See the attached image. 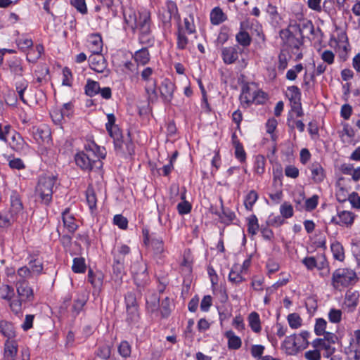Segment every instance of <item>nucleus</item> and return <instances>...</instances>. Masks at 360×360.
Wrapping results in <instances>:
<instances>
[{"instance_id": "37998d69", "label": "nucleus", "mask_w": 360, "mask_h": 360, "mask_svg": "<svg viewBox=\"0 0 360 360\" xmlns=\"http://www.w3.org/2000/svg\"><path fill=\"white\" fill-rule=\"evenodd\" d=\"M331 251L335 259L342 262L345 259V252L343 246L338 241L331 244Z\"/></svg>"}, {"instance_id": "e433bc0d", "label": "nucleus", "mask_w": 360, "mask_h": 360, "mask_svg": "<svg viewBox=\"0 0 360 360\" xmlns=\"http://www.w3.org/2000/svg\"><path fill=\"white\" fill-rule=\"evenodd\" d=\"M111 355V347L108 345H100L95 352L94 360H108Z\"/></svg>"}, {"instance_id": "1a4fd4ad", "label": "nucleus", "mask_w": 360, "mask_h": 360, "mask_svg": "<svg viewBox=\"0 0 360 360\" xmlns=\"http://www.w3.org/2000/svg\"><path fill=\"white\" fill-rule=\"evenodd\" d=\"M17 293L19 297L22 300V303L25 302H32L34 299V290L30 286L29 282L24 280H18L16 283Z\"/></svg>"}, {"instance_id": "8fccbe9b", "label": "nucleus", "mask_w": 360, "mask_h": 360, "mask_svg": "<svg viewBox=\"0 0 360 360\" xmlns=\"http://www.w3.org/2000/svg\"><path fill=\"white\" fill-rule=\"evenodd\" d=\"M248 232L249 234L254 236L259 230V226L258 219L255 214H252L248 218Z\"/></svg>"}, {"instance_id": "5701e85b", "label": "nucleus", "mask_w": 360, "mask_h": 360, "mask_svg": "<svg viewBox=\"0 0 360 360\" xmlns=\"http://www.w3.org/2000/svg\"><path fill=\"white\" fill-rule=\"evenodd\" d=\"M0 333L7 338V340L13 339L16 336L13 323L6 320L0 321Z\"/></svg>"}, {"instance_id": "a211bd4d", "label": "nucleus", "mask_w": 360, "mask_h": 360, "mask_svg": "<svg viewBox=\"0 0 360 360\" xmlns=\"http://www.w3.org/2000/svg\"><path fill=\"white\" fill-rule=\"evenodd\" d=\"M132 58L136 63L137 65L144 66L150 62V54L147 47H143L135 51Z\"/></svg>"}, {"instance_id": "de8ad7c7", "label": "nucleus", "mask_w": 360, "mask_h": 360, "mask_svg": "<svg viewBox=\"0 0 360 360\" xmlns=\"http://www.w3.org/2000/svg\"><path fill=\"white\" fill-rule=\"evenodd\" d=\"M145 91L148 95V101L154 103L158 100V92H157V82L155 79L153 84L147 85L145 87Z\"/></svg>"}, {"instance_id": "4c0bfd02", "label": "nucleus", "mask_w": 360, "mask_h": 360, "mask_svg": "<svg viewBox=\"0 0 360 360\" xmlns=\"http://www.w3.org/2000/svg\"><path fill=\"white\" fill-rule=\"evenodd\" d=\"M249 326L255 333H259L262 330L260 318L258 313L251 312L248 316Z\"/></svg>"}, {"instance_id": "864d4df0", "label": "nucleus", "mask_w": 360, "mask_h": 360, "mask_svg": "<svg viewBox=\"0 0 360 360\" xmlns=\"http://www.w3.org/2000/svg\"><path fill=\"white\" fill-rule=\"evenodd\" d=\"M221 208L222 213L215 212L214 214L219 216L224 223H229L232 221L236 217L235 213L229 209H224L223 205H221Z\"/></svg>"}, {"instance_id": "2f4dec72", "label": "nucleus", "mask_w": 360, "mask_h": 360, "mask_svg": "<svg viewBox=\"0 0 360 360\" xmlns=\"http://www.w3.org/2000/svg\"><path fill=\"white\" fill-rule=\"evenodd\" d=\"M150 247L153 250L154 254L157 256H159L160 257L165 252L164 242L162 238L160 237L152 238L150 241Z\"/></svg>"}, {"instance_id": "6ab92c4d", "label": "nucleus", "mask_w": 360, "mask_h": 360, "mask_svg": "<svg viewBox=\"0 0 360 360\" xmlns=\"http://www.w3.org/2000/svg\"><path fill=\"white\" fill-rule=\"evenodd\" d=\"M89 49L93 54H99L103 50V41L98 33L91 34L89 39Z\"/></svg>"}, {"instance_id": "f3484780", "label": "nucleus", "mask_w": 360, "mask_h": 360, "mask_svg": "<svg viewBox=\"0 0 360 360\" xmlns=\"http://www.w3.org/2000/svg\"><path fill=\"white\" fill-rule=\"evenodd\" d=\"M112 274L115 281H121L125 274L124 261L120 256L113 257Z\"/></svg>"}, {"instance_id": "20e7f679", "label": "nucleus", "mask_w": 360, "mask_h": 360, "mask_svg": "<svg viewBox=\"0 0 360 360\" xmlns=\"http://www.w3.org/2000/svg\"><path fill=\"white\" fill-rule=\"evenodd\" d=\"M357 280L356 274L353 270L347 268L338 269L333 273L331 285L335 289H338L340 286L347 287L352 285Z\"/></svg>"}, {"instance_id": "f8f14e48", "label": "nucleus", "mask_w": 360, "mask_h": 360, "mask_svg": "<svg viewBox=\"0 0 360 360\" xmlns=\"http://www.w3.org/2000/svg\"><path fill=\"white\" fill-rule=\"evenodd\" d=\"M282 347L285 350L288 355H295L299 352L302 351L300 348V343L296 334L287 336L283 342Z\"/></svg>"}, {"instance_id": "09e8293b", "label": "nucleus", "mask_w": 360, "mask_h": 360, "mask_svg": "<svg viewBox=\"0 0 360 360\" xmlns=\"http://www.w3.org/2000/svg\"><path fill=\"white\" fill-rule=\"evenodd\" d=\"M265 163L266 160L264 155H258L255 157L254 169L257 174L262 175L264 174L265 171Z\"/></svg>"}, {"instance_id": "c03bdc74", "label": "nucleus", "mask_w": 360, "mask_h": 360, "mask_svg": "<svg viewBox=\"0 0 360 360\" xmlns=\"http://www.w3.org/2000/svg\"><path fill=\"white\" fill-rule=\"evenodd\" d=\"M176 35H177L176 48L179 50H184L188 44V39L186 36L180 24L178 26V32H177Z\"/></svg>"}, {"instance_id": "a18cd8bd", "label": "nucleus", "mask_w": 360, "mask_h": 360, "mask_svg": "<svg viewBox=\"0 0 360 360\" xmlns=\"http://www.w3.org/2000/svg\"><path fill=\"white\" fill-rule=\"evenodd\" d=\"M86 269L85 259L83 257H75L73 259L72 270L76 274L84 273Z\"/></svg>"}, {"instance_id": "052dcab7", "label": "nucleus", "mask_w": 360, "mask_h": 360, "mask_svg": "<svg viewBox=\"0 0 360 360\" xmlns=\"http://www.w3.org/2000/svg\"><path fill=\"white\" fill-rule=\"evenodd\" d=\"M124 302L126 308L139 307L136 294L132 291L127 292L125 294Z\"/></svg>"}, {"instance_id": "f03ea898", "label": "nucleus", "mask_w": 360, "mask_h": 360, "mask_svg": "<svg viewBox=\"0 0 360 360\" xmlns=\"http://www.w3.org/2000/svg\"><path fill=\"white\" fill-rule=\"evenodd\" d=\"M57 180V175L39 176L34 191L36 200L45 206H49L52 202L53 188Z\"/></svg>"}, {"instance_id": "49530a36", "label": "nucleus", "mask_w": 360, "mask_h": 360, "mask_svg": "<svg viewBox=\"0 0 360 360\" xmlns=\"http://www.w3.org/2000/svg\"><path fill=\"white\" fill-rule=\"evenodd\" d=\"M29 82L24 78H21L15 82V89L18 94L20 99L23 102L26 103L24 98V92L27 89Z\"/></svg>"}, {"instance_id": "412c9836", "label": "nucleus", "mask_w": 360, "mask_h": 360, "mask_svg": "<svg viewBox=\"0 0 360 360\" xmlns=\"http://www.w3.org/2000/svg\"><path fill=\"white\" fill-rule=\"evenodd\" d=\"M11 139L10 141L8 140L7 143H8L13 150L17 152L23 150L27 146L20 134L16 131L13 132Z\"/></svg>"}, {"instance_id": "2eb2a0df", "label": "nucleus", "mask_w": 360, "mask_h": 360, "mask_svg": "<svg viewBox=\"0 0 360 360\" xmlns=\"http://www.w3.org/2000/svg\"><path fill=\"white\" fill-rule=\"evenodd\" d=\"M18 351V342L14 338L6 340L4 344V358L6 360H15Z\"/></svg>"}, {"instance_id": "393cba45", "label": "nucleus", "mask_w": 360, "mask_h": 360, "mask_svg": "<svg viewBox=\"0 0 360 360\" xmlns=\"http://www.w3.org/2000/svg\"><path fill=\"white\" fill-rule=\"evenodd\" d=\"M311 178L316 183H321L326 177L325 172L322 166L318 162H314L310 167Z\"/></svg>"}, {"instance_id": "423d86ee", "label": "nucleus", "mask_w": 360, "mask_h": 360, "mask_svg": "<svg viewBox=\"0 0 360 360\" xmlns=\"http://www.w3.org/2000/svg\"><path fill=\"white\" fill-rule=\"evenodd\" d=\"M0 295L1 299L9 302L10 309L15 315L20 316L22 314V300L17 298L13 299L15 297V290L13 287L9 285H2L0 287Z\"/></svg>"}, {"instance_id": "9d476101", "label": "nucleus", "mask_w": 360, "mask_h": 360, "mask_svg": "<svg viewBox=\"0 0 360 360\" xmlns=\"http://www.w3.org/2000/svg\"><path fill=\"white\" fill-rule=\"evenodd\" d=\"M175 84L169 79H165L160 86V96L165 105L171 104L174 98Z\"/></svg>"}, {"instance_id": "a878e982", "label": "nucleus", "mask_w": 360, "mask_h": 360, "mask_svg": "<svg viewBox=\"0 0 360 360\" xmlns=\"http://www.w3.org/2000/svg\"><path fill=\"white\" fill-rule=\"evenodd\" d=\"M44 49L42 44H37L35 48H30L27 53V60L34 63L41 57L44 53Z\"/></svg>"}, {"instance_id": "0e129e2a", "label": "nucleus", "mask_w": 360, "mask_h": 360, "mask_svg": "<svg viewBox=\"0 0 360 360\" xmlns=\"http://www.w3.org/2000/svg\"><path fill=\"white\" fill-rule=\"evenodd\" d=\"M309 335V332L307 330H303L299 335H297V338L300 343V348H301V349L304 350L309 346V342L308 341V338Z\"/></svg>"}, {"instance_id": "72a5a7b5", "label": "nucleus", "mask_w": 360, "mask_h": 360, "mask_svg": "<svg viewBox=\"0 0 360 360\" xmlns=\"http://www.w3.org/2000/svg\"><path fill=\"white\" fill-rule=\"evenodd\" d=\"M11 214L13 217L18 215L23 209L22 203L17 194L11 196Z\"/></svg>"}, {"instance_id": "ddd939ff", "label": "nucleus", "mask_w": 360, "mask_h": 360, "mask_svg": "<svg viewBox=\"0 0 360 360\" xmlns=\"http://www.w3.org/2000/svg\"><path fill=\"white\" fill-rule=\"evenodd\" d=\"M281 35L285 44L292 49H299L303 44V38L295 37L289 30H281Z\"/></svg>"}, {"instance_id": "680f3d73", "label": "nucleus", "mask_w": 360, "mask_h": 360, "mask_svg": "<svg viewBox=\"0 0 360 360\" xmlns=\"http://www.w3.org/2000/svg\"><path fill=\"white\" fill-rule=\"evenodd\" d=\"M280 212L284 219H288L293 216V207L288 202H284L280 207Z\"/></svg>"}, {"instance_id": "7ed1b4c3", "label": "nucleus", "mask_w": 360, "mask_h": 360, "mask_svg": "<svg viewBox=\"0 0 360 360\" xmlns=\"http://www.w3.org/2000/svg\"><path fill=\"white\" fill-rule=\"evenodd\" d=\"M110 136L113 139V143L116 151L121 153H126L129 155L134 153V145L131 139L129 137L127 139H123L122 131L118 127H115L108 129ZM128 136H130V132H128Z\"/></svg>"}, {"instance_id": "f704fd0d", "label": "nucleus", "mask_w": 360, "mask_h": 360, "mask_svg": "<svg viewBox=\"0 0 360 360\" xmlns=\"http://www.w3.org/2000/svg\"><path fill=\"white\" fill-rule=\"evenodd\" d=\"M226 20V17L221 8L215 7L210 13V20L213 25H219Z\"/></svg>"}, {"instance_id": "e2e57ef3", "label": "nucleus", "mask_w": 360, "mask_h": 360, "mask_svg": "<svg viewBox=\"0 0 360 360\" xmlns=\"http://www.w3.org/2000/svg\"><path fill=\"white\" fill-rule=\"evenodd\" d=\"M327 326V322L325 319L322 318H319L316 320V323L314 326V333L316 335L320 336L325 333L326 328Z\"/></svg>"}, {"instance_id": "b1692460", "label": "nucleus", "mask_w": 360, "mask_h": 360, "mask_svg": "<svg viewBox=\"0 0 360 360\" xmlns=\"http://www.w3.org/2000/svg\"><path fill=\"white\" fill-rule=\"evenodd\" d=\"M160 307V297L156 294H153L146 298V309L147 313L150 314L158 313Z\"/></svg>"}, {"instance_id": "c85d7f7f", "label": "nucleus", "mask_w": 360, "mask_h": 360, "mask_svg": "<svg viewBox=\"0 0 360 360\" xmlns=\"http://www.w3.org/2000/svg\"><path fill=\"white\" fill-rule=\"evenodd\" d=\"M136 28L139 30L143 27L151 25L150 13L146 11L139 13V17L136 18Z\"/></svg>"}, {"instance_id": "3c124183", "label": "nucleus", "mask_w": 360, "mask_h": 360, "mask_svg": "<svg viewBox=\"0 0 360 360\" xmlns=\"http://www.w3.org/2000/svg\"><path fill=\"white\" fill-rule=\"evenodd\" d=\"M257 199H258L257 193L254 190L250 191L248 193V195L245 196V198L244 204H245V208L248 210L251 211L252 210V207H253L254 204L257 200Z\"/></svg>"}, {"instance_id": "6e6d98bb", "label": "nucleus", "mask_w": 360, "mask_h": 360, "mask_svg": "<svg viewBox=\"0 0 360 360\" xmlns=\"http://www.w3.org/2000/svg\"><path fill=\"white\" fill-rule=\"evenodd\" d=\"M288 324L290 328L293 329L299 328L302 326V319L297 313H292L288 314L287 317Z\"/></svg>"}, {"instance_id": "4be33fe9", "label": "nucleus", "mask_w": 360, "mask_h": 360, "mask_svg": "<svg viewBox=\"0 0 360 360\" xmlns=\"http://www.w3.org/2000/svg\"><path fill=\"white\" fill-rule=\"evenodd\" d=\"M315 349L321 348L325 350L323 356L326 358L330 357L335 352V348L332 347L328 342L322 340V338H316L311 343Z\"/></svg>"}, {"instance_id": "58836bf2", "label": "nucleus", "mask_w": 360, "mask_h": 360, "mask_svg": "<svg viewBox=\"0 0 360 360\" xmlns=\"http://www.w3.org/2000/svg\"><path fill=\"white\" fill-rule=\"evenodd\" d=\"M8 68L11 73L14 75L22 76L23 72V67L21 60L15 58L8 62Z\"/></svg>"}, {"instance_id": "338daca9", "label": "nucleus", "mask_w": 360, "mask_h": 360, "mask_svg": "<svg viewBox=\"0 0 360 360\" xmlns=\"http://www.w3.org/2000/svg\"><path fill=\"white\" fill-rule=\"evenodd\" d=\"M267 225L278 227L285 223V219L281 215H270L266 221Z\"/></svg>"}, {"instance_id": "cd10ccee", "label": "nucleus", "mask_w": 360, "mask_h": 360, "mask_svg": "<svg viewBox=\"0 0 360 360\" xmlns=\"http://www.w3.org/2000/svg\"><path fill=\"white\" fill-rule=\"evenodd\" d=\"M225 337L228 339V347L231 349H238L241 347V339L235 335L231 330L225 333Z\"/></svg>"}, {"instance_id": "79ce46f5", "label": "nucleus", "mask_w": 360, "mask_h": 360, "mask_svg": "<svg viewBox=\"0 0 360 360\" xmlns=\"http://www.w3.org/2000/svg\"><path fill=\"white\" fill-rule=\"evenodd\" d=\"M126 321L129 325H134L139 321V307L126 308Z\"/></svg>"}, {"instance_id": "603ef678", "label": "nucleus", "mask_w": 360, "mask_h": 360, "mask_svg": "<svg viewBox=\"0 0 360 360\" xmlns=\"http://www.w3.org/2000/svg\"><path fill=\"white\" fill-rule=\"evenodd\" d=\"M15 131L12 129V127L10 124H3L0 123V140L6 143L8 142V138L12 137L13 132Z\"/></svg>"}, {"instance_id": "39448f33", "label": "nucleus", "mask_w": 360, "mask_h": 360, "mask_svg": "<svg viewBox=\"0 0 360 360\" xmlns=\"http://www.w3.org/2000/svg\"><path fill=\"white\" fill-rule=\"evenodd\" d=\"M130 271L134 282L141 292L149 281L147 265L142 261H136L131 264Z\"/></svg>"}, {"instance_id": "69168bd1", "label": "nucleus", "mask_w": 360, "mask_h": 360, "mask_svg": "<svg viewBox=\"0 0 360 360\" xmlns=\"http://www.w3.org/2000/svg\"><path fill=\"white\" fill-rule=\"evenodd\" d=\"M17 45L19 49L25 52L33 46V41L29 38H20L17 40Z\"/></svg>"}, {"instance_id": "774afa93", "label": "nucleus", "mask_w": 360, "mask_h": 360, "mask_svg": "<svg viewBox=\"0 0 360 360\" xmlns=\"http://www.w3.org/2000/svg\"><path fill=\"white\" fill-rule=\"evenodd\" d=\"M323 10L329 15H334L336 13L335 0H324Z\"/></svg>"}, {"instance_id": "0eeeda50", "label": "nucleus", "mask_w": 360, "mask_h": 360, "mask_svg": "<svg viewBox=\"0 0 360 360\" xmlns=\"http://www.w3.org/2000/svg\"><path fill=\"white\" fill-rule=\"evenodd\" d=\"M161 20L165 25H171V20L174 18L180 24L181 18L179 13L176 4L171 0H167L165 3L164 11L161 15Z\"/></svg>"}, {"instance_id": "7c9ffc66", "label": "nucleus", "mask_w": 360, "mask_h": 360, "mask_svg": "<svg viewBox=\"0 0 360 360\" xmlns=\"http://www.w3.org/2000/svg\"><path fill=\"white\" fill-rule=\"evenodd\" d=\"M236 40L239 45L243 47H248L251 44L252 37L249 33L241 27L240 31L236 35Z\"/></svg>"}, {"instance_id": "473e14b6", "label": "nucleus", "mask_w": 360, "mask_h": 360, "mask_svg": "<svg viewBox=\"0 0 360 360\" xmlns=\"http://www.w3.org/2000/svg\"><path fill=\"white\" fill-rule=\"evenodd\" d=\"M103 274L101 272L94 273L91 269L88 271V281L94 288H100L103 284Z\"/></svg>"}, {"instance_id": "ea45409f", "label": "nucleus", "mask_w": 360, "mask_h": 360, "mask_svg": "<svg viewBox=\"0 0 360 360\" xmlns=\"http://www.w3.org/2000/svg\"><path fill=\"white\" fill-rule=\"evenodd\" d=\"M255 32L257 33V37L254 41L255 48L256 50L262 51L266 47L265 34L261 27L259 29H256Z\"/></svg>"}, {"instance_id": "bf43d9fd", "label": "nucleus", "mask_w": 360, "mask_h": 360, "mask_svg": "<svg viewBox=\"0 0 360 360\" xmlns=\"http://www.w3.org/2000/svg\"><path fill=\"white\" fill-rule=\"evenodd\" d=\"M118 352L124 358L129 357L131 353L130 344L126 340L122 341L118 346Z\"/></svg>"}, {"instance_id": "dca6fc26", "label": "nucleus", "mask_w": 360, "mask_h": 360, "mask_svg": "<svg viewBox=\"0 0 360 360\" xmlns=\"http://www.w3.org/2000/svg\"><path fill=\"white\" fill-rule=\"evenodd\" d=\"M62 220L64 227L70 233H74L78 228V225L75 223V218L72 214H70V208H66L62 212Z\"/></svg>"}, {"instance_id": "a19ab883", "label": "nucleus", "mask_w": 360, "mask_h": 360, "mask_svg": "<svg viewBox=\"0 0 360 360\" xmlns=\"http://www.w3.org/2000/svg\"><path fill=\"white\" fill-rule=\"evenodd\" d=\"M338 216L340 222H341L340 226L345 225L347 226H351L354 223L355 216L351 212L341 211L338 213Z\"/></svg>"}, {"instance_id": "5fc2aeb1", "label": "nucleus", "mask_w": 360, "mask_h": 360, "mask_svg": "<svg viewBox=\"0 0 360 360\" xmlns=\"http://www.w3.org/2000/svg\"><path fill=\"white\" fill-rule=\"evenodd\" d=\"M296 29V30L298 32L299 35L301 38H304L303 36V30L304 29H307L309 30L310 34H314V26L311 20H308L306 22L300 24H296L293 26Z\"/></svg>"}, {"instance_id": "f257e3e1", "label": "nucleus", "mask_w": 360, "mask_h": 360, "mask_svg": "<svg viewBox=\"0 0 360 360\" xmlns=\"http://www.w3.org/2000/svg\"><path fill=\"white\" fill-rule=\"evenodd\" d=\"M105 149H101L96 143H92L85 146V151L77 153L75 155L76 165L83 171L90 172L103 167L101 159H105Z\"/></svg>"}, {"instance_id": "bb28decb", "label": "nucleus", "mask_w": 360, "mask_h": 360, "mask_svg": "<svg viewBox=\"0 0 360 360\" xmlns=\"http://www.w3.org/2000/svg\"><path fill=\"white\" fill-rule=\"evenodd\" d=\"M100 90V84L94 80L88 79L84 86V94L89 97H94L98 94Z\"/></svg>"}, {"instance_id": "c9c22d12", "label": "nucleus", "mask_w": 360, "mask_h": 360, "mask_svg": "<svg viewBox=\"0 0 360 360\" xmlns=\"http://www.w3.org/2000/svg\"><path fill=\"white\" fill-rule=\"evenodd\" d=\"M86 198L89 209L94 211L96 209L97 198L92 185H89L86 190Z\"/></svg>"}, {"instance_id": "13d9d810", "label": "nucleus", "mask_w": 360, "mask_h": 360, "mask_svg": "<svg viewBox=\"0 0 360 360\" xmlns=\"http://www.w3.org/2000/svg\"><path fill=\"white\" fill-rule=\"evenodd\" d=\"M240 98L242 102H245L248 104L255 100V96L250 95V88L248 84L243 86Z\"/></svg>"}, {"instance_id": "4d7b16f0", "label": "nucleus", "mask_w": 360, "mask_h": 360, "mask_svg": "<svg viewBox=\"0 0 360 360\" xmlns=\"http://www.w3.org/2000/svg\"><path fill=\"white\" fill-rule=\"evenodd\" d=\"M217 309L221 323H222L224 321L228 320L232 316L231 306H221L218 307Z\"/></svg>"}, {"instance_id": "aec40b11", "label": "nucleus", "mask_w": 360, "mask_h": 360, "mask_svg": "<svg viewBox=\"0 0 360 360\" xmlns=\"http://www.w3.org/2000/svg\"><path fill=\"white\" fill-rule=\"evenodd\" d=\"M360 295L356 290H349L345 293V304L350 311H353L359 303Z\"/></svg>"}, {"instance_id": "4468645a", "label": "nucleus", "mask_w": 360, "mask_h": 360, "mask_svg": "<svg viewBox=\"0 0 360 360\" xmlns=\"http://www.w3.org/2000/svg\"><path fill=\"white\" fill-rule=\"evenodd\" d=\"M89 60L91 68L98 73H103L107 68L105 59L101 53L91 56Z\"/></svg>"}, {"instance_id": "9b49d317", "label": "nucleus", "mask_w": 360, "mask_h": 360, "mask_svg": "<svg viewBox=\"0 0 360 360\" xmlns=\"http://www.w3.org/2000/svg\"><path fill=\"white\" fill-rule=\"evenodd\" d=\"M242 52L243 50H240L238 45L224 47L221 49V58L225 64H233L238 60L239 53Z\"/></svg>"}, {"instance_id": "c756f323", "label": "nucleus", "mask_w": 360, "mask_h": 360, "mask_svg": "<svg viewBox=\"0 0 360 360\" xmlns=\"http://www.w3.org/2000/svg\"><path fill=\"white\" fill-rule=\"evenodd\" d=\"M87 299L82 295L78 296L74 300L73 304L72 307V314L74 317H76L83 310L84 307L86 304Z\"/></svg>"}, {"instance_id": "6e6552de", "label": "nucleus", "mask_w": 360, "mask_h": 360, "mask_svg": "<svg viewBox=\"0 0 360 360\" xmlns=\"http://www.w3.org/2000/svg\"><path fill=\"white\" fill-rule=\"evenodd\" d=\"M32 134L34 140L39 144H48L51 143V131L50 128L45 125L33 127Z\"/></svg>"}]
</instances>
